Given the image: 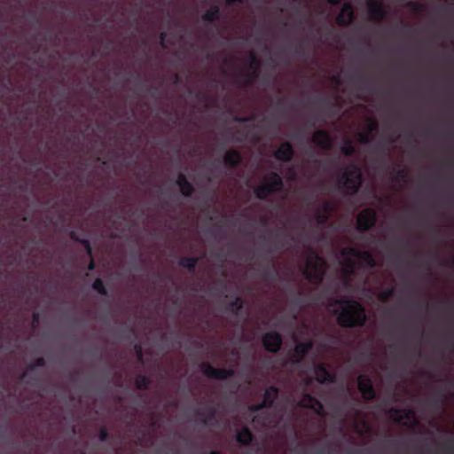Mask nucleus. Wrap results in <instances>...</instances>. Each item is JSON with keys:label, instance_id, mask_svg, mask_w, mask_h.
Wrapping results in <instances>:
<instances>
[{"label": "nucleus", "instance_id": "24", "mask_svg": "<svg viewBox=\"0 0 454 454\" xmlns=\"http://www.w3.org/2000/svg\"><path fill=\"white\" fill-rule=\"evenodd\" d=\"M377 128V123L373 121H370L369 122V132L367 134H360V137H361V141L363 143H366L368 142L369 140V137H370V134L372 131L375 130Z\"/></svg>", "mask_w": 454, "mask_h": 454}, {"label": "nucleus", "instance_id": "41", "mask_svg": "<svg viewBox=\"0 0 454 454\" xmlns=\"http://www.w3.org/2000/svg\"><path fill=\"white\" fill-rule=\"evenodd\" d=\"M172 85L176 86L179 85L176 82H175Z\"/></svg>", "mask_w": 454, "mask_h": 454}, {"label": "nucleus", "instance_id": "23", "mask_svg": "<svg viewBox=\"0 0 454 454\" xmlns=\"http://www.w3.org/2000/svg\"><path fill=\"white\" fill-rule=\"evenodd\" d=\"M340 151L345 155H351V154H353L354 152H355V147L353 145L352 141H350L349 139H347L345 141L344 145L340 147Z\"/></svg>", "mask_w": 454, "mask_h": 454}, {"label": "nucleus", "instance_id": "10", "mask_svg": "<svg viewBox=\"0 0 454 454\" xmlns=\"http://www.w3.org/2000/svg\"><path fill=\"white\" fill-rule=\"evenodd\" d=\"M263 345L265 348L271 352H276L281 346V338L277 333H267L263 337Z\"/></svg>", "mask_w": 454, "mask_h": 454}, {"label": "nucleus", "instance_id": "2", "mask_svg": "<svg viewBox=\"0 0 454 454\" xmlns=\"http://www.w3.org/2000/svg\"><path fill=\"white\" fill-rule=\"evenodd\" d=\"M341 256V270L345 275L354 273L360 263L370 269L375 266L374 259L368 251L347 247L343 249Z\"/></svg>", "mask_w": 454, "mask_h": 454}, {"label": "nucleus", "instance_id": "32", "mask_svg": "<svg viewBox=\"0 0 454 454\" xmlns=\"http://www.w3.org/2000/svg\"><path fill=\"white\" fill-rule=\"evenodd\" d=\"M225 2L228 5H231L234 4H242L243 0H225Z\"/></svg>", "mask_w": 454, "mask_h": 454}, {"label": "nucleus", "instance_id": "37", "mask_svg": "<svg viewBox=\"0 0 454 454\" xmlns=\"http://www.w3.org/2000/svg\"><path fill=\"white\" fill-rule=\"evenodd\" d=\"M55 39H56V38H55L54 36H50V37H49V40H50V41H53V40H55Z\"/></svg>", "mask_w": 454, "mask_h": 454}, {"label": "nucleus", "instance_id": "31", "mask_svg": "<svg viewBox=\"0 0 454 454\" xmlns=\"http://www.w3.org/2000/svg\"><path fill=\"white\" fill-rule=\"evenodd\" d=\"M392 294H393V290L388 288L381 294V297L383 300H387L388 298H390L392 296Z\"/></svg>", "mask_w": 454, "mask_h": 454}, {"label": "nucleus", "instance_id": "5", "mask_svg": "<svg viewBox=\"0 0 454 454\" xmlns=\"http://www.w3.org/2000/svg\"><path fill=\"white\" fill-rule=\"evenodd\" d=\"M283 182L281 176L277 173H272L267 176L264 182L254 189L257 198L265 199L270 193L282 188Z\"/></svg>", "mask_w": 454, "mask_h": 454}, {"label": "nucleus", "instance_id": "20", "mask_svg": "<svg viewBox=\"0 0 454 454\" xmlns=\"http://www.w3.org/2000/svg\"><path fill=\"white\" fill-rule=\"evenodd\" d=\"M177 185L184 196H190L192 194L193 190L192 186L184 175H179L177 178Z\"/></svg>", "mask_w": 454, "mask_h": 454}, {"label": "nucleus", "instance_id": "13", "mask_svg": "<svg viewBox=\"0 0 454 454\" xmlns=\"http://www.w3.org/2000/svg\"><path fill=\"white\" fill-rule=\"evenodd\" d=\"M313 375L320 383L332 381V375L326 370L323 364H313Z\"/></svg>", "mask_w": 454, "mask_h": 454}, {"label": "nucleus", "instance_id": "9", "mask_svg": "<svg viewBox=\"0 0 454 454\" xmlns=\"http://www.w3.org/2000/svg\"><path fill=\"white\" fill-rule=\"evenodd\" d=\"M357 384L364 399L372 400L374 398L375 391L372 387L371 380L368 377L360 375L357 380Z\"/></svg>", "mask_w": 454, "mask_h": 454}, {"label": "nucleus", "instance_id": "36", "mask_svg": "<svg viewBox=\"0 0 454 454\" xmlns=\"http://www.w3.org/2000/svg\"><path fill=\"white\" fill-rule=\"evenodd\" d=\"M404 417H408L410 411H403Z\"/></svg>", "mask_w": 454, "mask_h": 454}, {"label": "nucleus", "instance_id": "25", "mask_svg": "<svg viewBox=\"0 0 454 454\" xmlns=\"http://www.w3.org/2000/svg\"><path fill=\"white\" fill-rule=\"evenodd\" d=\"M294 52L296 56L305 59L307 58L306 49L304 43H300L294 47Z\"/></svg>", "mask_w": 454, "mask_h": 454}, {"label": "nucleus", "instance_id": "29", "mask_svg": "<svg viewBox=\"0 0 454 454\" xmlns=\"http://www.w3.org/2000/svg\"><path fill=\"white\" fill-rule=\"evenodd\" d=\"M137 385L139 388H146L148 386V380L145 376H139L137 379Z\"/></svg>", "mask_w": 454, "mask_h": 454}, {"label": "nucleus", "instance_id": "30", "mask_svg": "<svg viewBox=\"0 0 454 454\" xmlns=\"http://www.w3.org/2000/svg\"><path fill=\"white\" fill-rule=\"evenodd\" d=\"M93 288L97 291H98L101 294H105V289L103 286V283L100 279H97L93 283Z\"/></svg>", "mask_w": 454, "mask_h": 454}, {"label": "nucleus", "instance_id": "35", "mask_svg": "<svg viewBox=\"0 0 454 454\" xmlns=\"http://www.w3.org/2000/svg\"><path fill=\"white\" fill-rule=\"evenodd\" d=\"M395 414H394V415H393L395 419H396V420H402V419H403L402 415L398 414V411H395Z\"/></svg>", "mask_w": 454, "mask_h": 454}, {"label": "nucleus", "instance_id": "28", "mask_svg": "<svg viewBox=\"0 0 454 454\" xmlns=\"http://www.w3.org/2000/svg\"><path fill=\"white\" fill-rule=\"evenodd\" d=\"M159 44L160 46L162 48V49H167L168 48V44H167V33L166 32H161L159 35Z\"/></svg>", "mask_w": 454, "mask_h": 454}, {"label": "nucleus", "instance_id": "11", "mask_svg": "<svg viewBox=\"0 0 454 454\" xmlns=\"http://www.w3.org/2000/svg\"><path fill=\"white\" fill-rule=\"evenodd\" d=\"M277 396H278V389L275 387H269L265 390L262 403L260 404L252 406V408H251L252 411H258L262 410V408L270 406L273 403L274 400L277 398Z\"/></svg>", "mask_w": 454, "mask_h": 454}, {"label": "nucleus", "instance_id": "12", "mask_svg": "<svg viewBox=\"0 0 454 454\" xmlns=\"http://www.w3.org/2000/svg\"><path fill=\"white\" fill-rule=\"evenodd\" d=\"M204 373L210 378L224 380L231 377L233 374V371L226 369H217L209 364H207L204 368Z\"/></svg>", "mask_w": 454, "mask_h": 454}, {"label": "nucleus", "instance_id": "39", "mask_svg": "<svg viewBox=\"0 0 454 454\" xmlns=\"http://www.w3.org/2000/svg\"><path fill=\"white\" fill-rule=\"evenodd\" d=\"M93 267H94L93 263H90V265L89 269H90V270H92V269H93Z\"/></svg>", "mask_w": 454, "mask_h": 454}, {"label": "nucleus", "instance_id": "27", "mask_svg": "<svg viewBox=\"0 0 454 454\" xmlns=\"http://www.w3.org/2000/svg\"><path fill=\"white\" fill-rule=\"evenodd\" d=\"M406 6L414 12H420L423 9V5L419 3L410 1L406 4Z\"/></svg>", "mask_w": 454, "mask_h": 454}, {"label": "nucleus", "instance_id": "40", "mask_svg": "<svg viewBox=\"0 0 454 454\" xmlns=\"http://www.w3.org/2000/svg\"><path fill=\"white\" fill-rule=\"evenodd\" d=\"M334 85H338V86H340V85H343L342 83H340V82H336Z\"/></svg>", "mask_w": 454, "mask_h": 454}, {"label": "nucleus", "instance_id": "38", "mask_svg": "<svg viewBox=\"0 0 454 454\" xmlns=\"http://www.w3.org/2000/svg\"><path fill=\"white\" fill-rule=\"evenodd\" d=\"M238 85H244V86H247V85H251L250 83H239Z\"/></svg>", "mask_w": 454, "mask_h": 454}, {"label": "nucleus", "instance_id": "6", "mask_svg": "<svg viewBox=\"0 0 454 454\" xmlns=\"http://www.w3.org/2000/svg\"><path fill=\"white\" fill-rule=\"evenodd\" d=\"M367 6L372 20L380 22L387 16L385 5L380 0H368Z\"/></svg>", "mask_w": 454, "mask_h": 454}, {"label": "nucleus", "instance_id": "19", "mask_svg": "<svg viewBox=\"0 0 454 454\" xmlns=\"http://www.w3.org/2000/svg\"><path fill=\"white\" fill-rule=\"evenodd\" d=\"M301 404L304 407L311 408L317 411L318 413L322 409V405L320 404V403L310 395H304L301 401Z\"/></svg>", "mask_w": 454, "mask_h": 454}, {"label": "nucleus", "instance_id": "34", "mask_svg": "<svg viewBox=\"0 0 454 454\" xmlns=\"http://www.w3.org/2000/svg\"><path fill=\"white\" fill-rule=\"evenodd\" d=\"M332 5H338L341 0H326Z\"/></svg>", "mask_w": 454, "mask_h": 454}, {"label": "nucleus", "instance_id": "4", "mask_svg": "<svg viewBox=\"0 0 454 454\" xmlns=\"http://www.w3.org/2000/svg\"><path fill=\"white\" fill-rule=\"evenodd\" d=\"M361 169L355 164L348 165L339 176V184L348 193H356L361 185Z\"/></svg>", "mask_w": 454, "mask_h": 454}, {"label": "nucleus", "instance_id": "17", "mask_svg": "<svg viewBox=\"0 0 454 454\" xmlns=\"http://www.w3.org/2000/svg\"><path fill=\"white\" fill-rule=\"evenodd\" d=\"M220 17V7L217 4H214L201 16V19L204 22L213 23L218 20Z\"/></svg>", "mask_w": 454, "mask_h": 454}, {"label": "nucleus", "instance_id": "15", "mask_svg": "<svg viewBox=\"0 0 454 454\" xmlns=\"http://www.w3.org/2000/svg\"><path fill=\"white\" fill-rule=\"evenodd\" d=\"M293 148L289 143H283L275 152V157L284 161H289L293 157Z\"/></svg>", "mask_w": 454, "mask_h": 454}, {"label": "nucleus", "instance_id": "21", "mask_svg": "<svg viewBox=\"0 0 454 454\" xmlns=\"http://www.w3.org/2000/svg\"><path fill=\"white\" fill-rule=\"evenodd\" d=\"M240 160L239 154L235 151H228L224 155V161L227 165L233 167Z\"/></svg>", "mask_w": 454, "mask_h": 454}, {"label": "nucleus", "instance_id": "14", "mask_svg": "<svg viewBox=\"0 0 454 454\" xmlns=\"http://www.w3.org/2000/svg\"><path fill=\"white\" fill-rule=\"evenodd\" d=\"M313 142L324 149H329L332 146V138L329 134L324 130H317L312 137Z\"/></svg>", "mask_w": 454, "mask_h": 454}, {"label": "nucleus", "instance_id": "18", "mask_svg": "<svg viewBox=\"0 0 454 454\" xmlns=\"http://www.w3.org/2000/svg\"><path fill=\"white\" fill-rule=\"evenodd\" d=\"M312 348V343L310 341L301 342L296 344L294 348V356L297 362L301 361L305 354Z\"/></svg>", "mask_w": 454, "mask_h": 454}, {"label": "nucleus", "instance_id": "43", "mask_svg": "<svg viewBox=\"0 0 454 454\" xmlns=\"http://www.w3.org/2000/svg\"><path fill=\"white\" fill-rule=\"evenodd\" d=\"M209 58H211V54L210 53L207 54V59H209Z\"/></svg>", "mask_w": 454, "mask_h": 454}, {"label": "nucleus", "instance_id": "26", "mask_svg": "<svg viewBox=\"0 0 454 454\" xmlns=\"http://www.w3.org/2000/svg\"><path fill=\"white\" fill-rule=\"evenodd\" d=\"M196 263H197V260L193 259V258H183L181 260V265L189 270L193 269L195 267Z\"/></svg>", "mask_w": 454, "mask_h": 454}, {"label": "nucleus", "instance_id": "8", "mask_svg": "<svg viewBox=\"0 0 454 454\" xmlns=\"http://www.w3.org/2000/svg\"><path fill=\"white\" fill-rule=\"evenodd\" d=\"M376 221V213L372 208H366L357 215V227L360 230H368L374 225Z\"/></svg>", "mask_w": 454, "mask_h": 454}, {"label": "nucleus", "instance_id": "33", "mask_svg": "<svg viewBox=\"0 0 454 454\" xmlns=\"http://www.w3.org/2000/svg\"><path fill=\"white\" fill-rule=\"evenodd\" d=\"M107 437V433L105 430H101L100 432V439L105 441Z\"/></svg>", "mask_w": 454, "mask_h": 454}, {"label": "nucleus", "instance_id": "22", "mask_svg": "<svg viewBox=\"0 0 454 454\" xmlns=\"http://www.w3.org/2000/svg\"><path fill=\"white\" fill-rule=\"evenodd\" d=\"M238 442L247 444L252 441V434L247 428H243L237 433Z\"/></svg>", "mask_w": 454, "mask_h": 454}, {"label": "nucleus", "instance_id": "42", "mask_svg": "<svg viewBox=\"0 0 454 454\" xmlns=\"http://www.w3.org/2000/svg\"><path fill=\"white\" fill-rule=\"evenodd\" d=\"M210 454H218L216 451H211Z\"/></svg>", "mask_w": 454, "mask_h": 454}, {"label": "nucleus", "instance_id": "3", "mask_svg": "<svg viewBox=\"0 0 454 454\" xmlns=\"http://www.w3.org/2000/svg\"><path fill=\"white\" fill-rule=\"evenodd\" d=\"M301 270L307 279L313 283H318L322 281L325 274V262L315 251L309 248Z\"/></svg>", "mask_w": 454, "mask_h": 454}, {"label": "nucleus", "instance_id": "7", "mask_svg": "<svg viewBox=\"0 0 454 454\" xmlns=\"http://www.w3.org/2000/svg\"><path fill=\"white\" fill-rule=\"evenodd\" d=\"M355 20V12L350 3H345L338 16L336 17V23L339 26H348L353 23Z\"/></svg>", "mask_w": 454, "mask_h": 454}, {"label": "nucleus", "instance_id": "16", "mask_svg": "<svg viewBox=\"0 0 454 454\" xmlns=\"http://www.w3.org/2000/svg\"><path fill=\"white\" fill-rule=\"evenodd\" d=\"M244 64L253 73H257L261 67V60L254 51H250L244 59Z\"/></svg>", "mask_w": 454, "mask_h": 454}, {"label": "nucleus", "instance_id": "1", "mask_svg": "<svg viewBox=\"0 0 454 454\" xmlns=\"http://www.w3.org/2000/svg\"><path fill=\"white\" fill-rule=\"evenodd\" d=\"M332 310L343 326L362 325L366 318L364 308L354 300H338Z\"/></svg>", "mask_w": 454, "mask_h": 454}]
</instances>
